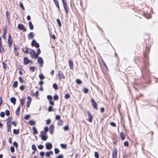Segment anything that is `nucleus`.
Returning <instances> with one entry per match:
<instances>
[{"mask_svg":"<svg viewBox=\"0 0 158 158\" xmlns=\"http://www.w3.org/2000/svg\"><path fill=\"white\" fill-rule=\"evenodd\" d=\"M150 38V36L149 35H145L144 36V40L146 43L147 44L146 46V48L145 52H143V56L144 59L143 60V66L142 68L141 71L143 74L145 73V70L147 68V67L149 65L148 63V56L150 51V46H149L148 44L149 43V39Z\"/></svg>","mask_w":158,"mask_h":158,"instance_id":"nucleus-1","label":"nucleus"},{"mask_svg":"<svg viewBox=\"0 0 158 158\" xmlns=\"http://www.w3.org/2000/svg\"><path fill=\"white\" fill-rule=\"evenodd\" d=\"M30 70L32 72H33L35 70V68L33 66H31L29 67Z\"/></svg>","mask_w":158,"mask_h":158,"instance_id":"nucleus-39","label":"nucleus"},{"mask_svg":"<svg viewBox=\"0 0 158 158\" xmlns=\"http://www.w3.org/2000/svg\"><path fill=\"white\" fill-rule=\"evenodd\" d=\"M32 150H33L34 151H36L37 149L36 147V146L35 144H33L32 145Z\"/></svg>","mask_w":158,"mask_h":158,"instance_id":"nucleus-42","label":"nucleus"},{"mask_svg":"<svg viewBox=\"0 0 158 158\" xmlns=\"http://www.w3.org/2000/svg\"><path fill=\"white\" fill-rule=\"evenodd\" d=\"M54 151L55 152L56 154H58L60 152V151L59 150V149L57 148H55V149Z\"/></svg>","mask_w":158,"mask_h":158,"instance_id":"nucleus-56","label":"nucleus"},{"mask_svg":"<svg viewBox=\"0 0 158 158\" xmlns=\"http://www.w3.org/2000/svg\"><path fill=\"white\" fill-rule=\"evenodd\" d=\"M25 98H22L21 100H20V102H21V105L22 106H23L24 105V103H25Z\"/></svg>","mask_w":158,"mask_h":158,"instance_id":"nucleus-29","label":"nucleus"},{"mask_svg":"<svg viewBox=\"0 0 158 158\" xmlns=\"http://www.w3.org/2000/svg\"><path fill=\"white\" fill-rule=\"evenodd\" d=\"M28 24L29 27V28L31 30H33L34 28V26L31 22H29Z\"/></svg>","mask_w":158,"mask_h":158,"instance_id":"nucleus-23","label":"nucleus"},{"mask_svg":"<svg viewBox=\"0 0 158 158\" xmlns=\"http://www.w3.org/2000/svg\"><path fill=\"white\" fill-rule=\"evenodd\" d=\"M60 146L63 148L66 149L67 148L66 145L64 144H61Z\"/></svg>","mask_w":158,"mask_h":158,"instance_id":"nucleus-41","label":"nucleus"},{"mask_svg":"<svg viewBox=\"0 0 158 158\" xmlns=\"http://www.w3.org/2000/svg\"><path fill=\"white\" fill-rule=\"evenodd\" d=\"M7 127H8L7 131H10L11 130V124H7Z\"/></svg>","mask_w":158,"mask_h":158,"instance_id":"nucleus-40","label":"nucleus"},{"mask_svg":"<svg viewBox=\"0 0 158 158\" xmlns=\"http://www.w3.org/2000/svg\"><path fill=\"white\" fill-rule=\"evenodd\" d=\"M29 123L30 125L31 126L34 125L35 123V122L33 120H30Z\"/></svg>","mask_w":158,"mask_h":158,"instance_id":"nucleus-27","label":"nucleus"},{"mask_svg":"<svg viewBox=\"0 0 158 158\" xmlns=\"http://www.w3.org/2000/svg\"><path fill=\"white\" fill-rule=\"evenodd\" d=\"M33 33L32 32H31L28 35V37L30 39H32L33 38Z\"/></svg>","mask_w":158,"mask_h":158,"instance_id":"nucleus-25","label":"nucleus"},{"mask_svg":"<svg viewBox=\"0 0 158 158\" xmlns=\"http://www.w3.org/2000/svg\"><path fill=\"white\" fill-rule=\"evenodd\" d=\"M8 42V47H10L12 45V39L11 36L10 34L9 35Z\"/></svg>","mask_w":158,"mask_h":158,"instance_id":"nucleus-11","label":"nucleus"},{"mask_svg":"<svg viewBox=\"0 0 158 158\" xmlns=\"http://www.w3.org/2000/svg\"><path fill=\"white\" fill-rule=\"evenodd\" d=\"M30 116L29 115H27L25 116L24 118L25 119L27 120V119H28L30 118Z\"/></svg>","mask_w":158,"mask_h":158,"instance_id":"nucleus-60","label":"nucleus"},{"mask_svg":"<svg viewBox=\"0 0 158 158\" xmlns=\"http://www.w3.org/2000/svg\"><path fill=\"white\" fill-rule=\"evenodd\" d=\"M87 113L88 116V121L90 123H92V122L93 118V115L89 110L87 111Z\"/></svg>","mask_w":158,"mask_h":158,"instance_id":"nucleus-6","label":"nucleus"},{"mask_svg":"<svg viewBox=\"0 0 158 158\" xmlns=\"http://www.w3.org/2000/svg\"><path fill=\"white\" fill-rule=\"evenodd\" d=\"M37 61L38 63L41 64L43 63V59L41 57H39L38 58Z\"/></svg>","mask_w":158,"mask_h":158,"instance_id":"nucleus-20","label":"nucleus"},{"mask_svg":"<svg viewBox=\"0 0 158 158\" xmlns=\"http://www.w3.org/2000/svg\"><path fill=\"white\" fill-rule=\"evenodd\" d=\"M14 51H17L19 49V47L18 46H16L15 44H14Z\"/></svg>","mask_w":158,"mask_h":158,"instance_id":"nucleus-57","label":"nucleus"},{"mask_svg":"<svg viewBox=\"0 0 158 158\" xmlns=\"http://www.w3.org/2000/svg\"><path fill=\"white\" fill-rule=\"evenodd\" d=\"M27 101L31 102V98L30 96H28L27 98Z\"/></svg>","mask_w":158,"mask_h":158,"instance_id":"nucleus-58","label":"nucleus"},{"mask_svg":"<svg viewBox=\"0 0 158 158\" xmlns=\"http://www.w3.org/2000/svg\"><path fill=\"white\" fill-rule=\"evenodd\" d=\"M38 148L40 149H43L44 146L42 145H40L38 147Z\"/></svg>","mask_w":158,"mask_h":158,"instance_id":"nucleus-59","label":"nucleus"},{"mask_svg":"<svg viewBox=\"0 0 158 158\" xmlns=\"http://www.w3.org/2000/svg\"><path fill=\"white\" fill-rule=\"evenodd\" d=\"M48 128L47 127H46L44 128V131L45 132H47L48 131Z\"/></svg>","mask_w":158,"mask_h":158,"instance_id":"nucleus-63","label":"nucleus"},{"mask_svg":"<svg viewBox=\"0 0 158 158\" xmlns=\"http://www.w3.org/2000/svg\"><path fill=\"white\" fill-rule=\"evenodd\" d=\"M53 2L54 3L57 8L59 10H60V7L59 5V0H53Z\"/></svg>","mask_w":158,"mask_h":158,"instance_id":"nucleus-13","label":"nucleus"},{"mask_svg":"<svg viewBox=\"0 0 158 158\" xmlns=\"http://www.w3.org/2000/svg\"><path fill=\"white\" fill-rule=\"evenodd\" d=\"M110 124L113 127H115L116 126V124L114 122H111L110 123Z\"/></svg>","mask_w":158,"mask_h":158,"instance_id":"nucleus-54","label":"nucleus"},{"mask_svg":"<svg viewBox=\"0 0 158 158\" xmlns=\"http://www.w3.org/2000/svg\"><path fill=\"white\" fill-rule=\"evenodd\" d=\"M13 144L14 146H15L16 148H17L18 147V144L16 141L14 142Z\"/></svg>","mask_w":158,"mask_h":158,"instance_id":"nucleus-48","label":"nucleus"},{"mask_svg":"<svg viewBox=\"0 0 158 158\" xmlns=\"http://www.w3.org/2000/svg\"><path fill=\"white\" fill-rule=\"evenodd\" d=\"M49 101V104L52 106H53L54 105V101H53L52 97L50 95H48L47 97Z\"/></svg>","mask_w":158,"mask_h":158,"instance_id":"nucleus-7","label":"nucleus"},{"mask_svg":"<svg viewBox=\"0 0 158 158\" xmlns=\"http://www.w3.org/2000/svg\"><path fill=\"white\" fill-rule=\"evenodd\" d=\"M117 150L116 148H114L113 151L112 156V158H117Z\"/></svg>","mask_w":158,"mask_h":158,"instance_id":"nucleus-9","label":"nucleus"},{"mask_svg":"<svg viewBox=\"0 0 158 158\" xmlns=\"http://www.w3.org/2000/svg\"><path fill=\"white\" fill-rule=\"evenodd\" d=\"M23 30V31L25 32L26 31V28H25L23 25L20 24V30Z\"/></svg>","mask_w":158,"mask_h":158,"instance_id":"nucleus-30","label":"nucleus"},{"mask_svg":"<svg viewBox=\"0 0 158 158\" xmlns=\"http://www.w3.org/2000/svg\"><path fill=\"white\" fill-rule=\"evenodd\" d=\"M30 53L32 58L36 59L38 57V54H37L35 51L33 49H30Z\"/></svg>","mask_w":158,"mask_h":158,"instance_id":"nucleus-2","label":"nucleus"},{"mask_svg":"<svg viewBox=\"0 0 158 158\" xmlns=\"http://www.w3.org/2000/svg\"><path fill=\"white\" fill-rule=\"evenodd\" d=\"M76 83L78 84H81L82 83V82L81 80L79 79H77L76 80Z\"/></svg>","mask_w":158,"mask_h":158,"instance_id":"nucleus-43","label":"nucleus"},{"mask_svg":"<svg viewBox=\"0 0 158 158\" xmlns=\"http://www.w3.org/2000/svg\"><path fill=\"white\" fill-rule=\"evenodd\" d=\"M60 116L59 115H56V120H59L60 119Z\"/></svg>","mask_w":158,"mask_h":158,"instance_id":"nucleus-53","label":"nucleus"},{"mask_svg":"<svg viewBox=\"0 0 158 158\" xmlns=\"http://www.w3.org/2000/svg\"><path fill=\"white\" fill-rule=\"evenodd\" d=\"M53 99L55 100H57L59 99V97L57 95H55L53 97Z\"/></svg>","mask_w":158,"mask_h":158,"instance_id":"nucleus-45","label":"nucleus"},{"mask_svg":"<svg viewBox=\"0 0 158 158\" xmlns=\"http://www.w3.org/2000/svg\"><path fill=\"white\" fill-rule=\"evenodd\" d=\"M57 22L59 25V27H60L61 26V23L59 19H57L56 20Z\"/></svg>","mask_w":158,"mask_h":158,"instance_id":"nucleus-38","label":"nucleus"},{"mask_svg":"<svg viewBox=\"0 0 158 158\" xmlns=\"http://www.w3.org/2000/svg\"><path fill=\"white\" fill-rule=\"evenodd\" d=\"M124 145L125 146L128 147L129 146L128 142L127 141H126L124 143Z\"/></svg>","mask_w":158,"mask_h":158,"instance_id":"nucleus-52","label":"nucleus"},{"mask_svg":"<svg viewBox=\"0 0 158 158\" xmlns=\"http://www.w3.org/2000/svg\"><path fill=\"white\" fill-rule=\"evenodd\" d=\"M10 101L14 104H15V102L16 101V99L14 97H11L10 99Z\"/></svg>","mask_w":158,"mask_h":158,"instance_id":"nucleus-19","label":"nucleus"},{"mask_svg":"<svg viewBox=\"0 0 158 158\" xmlns=\"http://www.w3.org/2000/svg\"><path fill=\"white\" fill-rule=\"evenodd\" d=\"M69 64L70 69H73V61L72 60H69Z\"/></svg>","mask_w":158,"mask_h":158,"instance_id":"nucleus-15","label":"nucleus"},{"mask_svg":"<svg viewBox=\"0 0 158 158\" xmlns=\"http://www.w3.org/2000/svg\"><path fill=\"white\" fill-rule=\"evenodd\" d=\"M94 157L96 158H99V156L98 152H94Z\"/></svg>","mask_w":158,"mask_h":158,"instance_id":"nucleus-34","label":"nucleus"},{"mask_svg":"<svg viewBox=\"0 0 158 158\" xmlns=\"http://www.w3.org/2000/svg\"><path fill=\"white\" fill-rule=\"evenodd\" d=\"M20 8H21L23 10H25V8L23 6V3H20Z\"/></svg>","mask_w":158,"mask_h":158,"instance_id":"nucleus-62","label":"nucleus"},{"mask_svg":"<svg viewBox=\"0 0 158 158\" xmlns=\"http://www.w3.org/2000/svg\"><path fill=\"white\" fill-rule=\"evenodd\" d=\"M29 51V49L27 47H24L22 49V51L24 53H28Z\"/></svg>","mask_w":158,"mask_h":158,"instance_id":"nucleus-17","label":"nucleus"},{"mask_svg":"<svg viewBox=\"0 0 158 158\" xmlns=\"http://www.w3.org/2000/svg\"><path fill=\"white\" fill-rule=\"evenodd\" d=\"M53 88L55 89V90H57L58 89V87L57 85L56 84H54L53 85Z\"/></svg>","mask_w":158,"mask_h":158,"instance_id":"nucleus-37","label":"nucleus"},{"mask_svg":"<svg viewBox=\"0 0 158 158\" xmlns=\"http://www.w3.org/2000/svg\"><path fill=\"white\" fill-rule=\"evenodd\" d=\"M11 118L10 117H9L7 119V124H8V123L11 122Z\"/></svg>","mask_w":158,"mask_h":158,"instance_id":"nucleus-44","label":"nucleus"},{"mask_svg":"<svg viewBox=\"0 0 158 158\" xmlns=\"http://www.w3.org/2000/svg\"><path fill=\"white\" fill-rule=\"evenodd\" d=\"M40 137L43 140H46L48 138L47 136H46L45 133L43 131H41L40 134Z\"/></svg>","mask_w":158,"mask_h":158,"instance_id":"nucleus-8","label":"nucleus"},{"mask_svg":"<svg viewBox=\"0 0 158 158\" xmlns=\"http://www.w3.org/2000/svg\"><path fill=\"white\" fill-rule=\"evenodd\" d=\"M39 77L40 78L41 80L44 79V76L42 74L39 75Z\"/></svg>","mask_w":158,"mask_h":158,"instance_id":"nucleus-49","label":"nucleus"},{"mask_svg":"<svg viewBox=\"0 0 158 158\" xmlns=\"http://www.w3.org/2000/svg\"><path fill=\"white\" fill-rule=\"evenodd\" d=\"M13 132L14 134L17 135L19 134V129L17 130L14 129L13 130Z\"/></svg>","mask_w":158,"mask_h":158,"instance_id":"nucleus-26","label":"nucleus"},{"mask_svg":"<svg viewBox=\"0 0 158 158\" xmlns=\"http://www.w3.org/2000/svg\"><path fill=\"white\" fill-rule=\"evenodd\" d=\"M10 150L12 153H13L15 151L14 147L13 146H11L10 147Z\"/></svg>","mask_w":158,"mask_h":158,"instance_id":"nucleus-47","label":"nucleus"},{"mask_svg":"<svg viewBox=\"0 0 158 158\" xmlns=\"http://www.w3.org/2000/svg\"><path fill=\"white\" fill-rule=\"evenodd\" d=\"M83 92L85 93V94H87L88 93V89L87 88H85L83 90Z\"/></svg>","mask_w":158,"mask_h":158,"instance_id":"nucleus-46","label":"nucleus"},{"mask_svg":"<svg viewBox=\"0 0 158 158\" xmlns=\"http://www.w3.org/2000/svg\"><path fill=\"white\" fill-rule=\"evenodd\" d=\"M14 52L15 53V55L18 57L19 56V53L17 52V51H14Z\"/></svg>","mask_w":158,"mask_h":158,"instance_id":"nucleus-64","label":"nucleus"},{"mask_svg":"<svg viewBox=\"0 0 158 158\" xmlns=\"http://www.w3.org/2000/svg\"><path fill=\"white\" fill-rule=\"evenodd\" d=\"M46 156L47 157H49L50 156V155H53V152L51 151H49V152H47L46 153Z\"/></svg>","mask_w":158,"mask_h":158,"instance_id":"nucleus-18","label":"nucleus"},{"mask_svg":"<svg viewBox=\"0 0 158 158\" xmlns=\"http://www.w3.org/2000/svg\"><path fill=\"white\" fill-rule=\"evenodd\" d=\"M70 95L68 94H66L64 96V98L66 99H68L69 98H70Z\"/></svg>","mask_w":158,"mask_h":158,"instance_id":"nucleus-36","label":"nucleus"},{"mask_svg":"<svg viewBox=\"0 0 158 158\" xmlns=\"http://www.w3.org/2000/svg\"><path fill=\"white\" fill-rule=\"evenodd\" d=\"M31 103V102H28V101L27 102V108H29V107Z\"/></svg>","mask_w":158,"mask_h":158,"instance_id":"nucleus-61","label":"nucleus"},{"mask_svg":"<svg viewBox=\"0 0 158 158\" xmlns=\"http://www.w3.org/2000/svg\"><path fill=\"white\" fill-rule=\"evenodd\" d=\"M5 114L4 112H1L0 113V116L1 117H4L5 116Z\"/></svg>","mask_w":158,"mask_h":158,"instance_id":"nucleus-50","label":"nucleus"},{"mask_svg":"<svg viewBox=\"0 0 158 158\" xmlns=\"http://www.w3.org/2000/svg\"><path fill=\"white\" fill-rule=\"evenodd\" d=\"M91 102L93 108L96 110H98V104L95 100L93 98H92L91 99Z\"/></svg>","mask_w":158,"mask_h":158,"instance_id":"nucleus-4","label":"nucleus"},{"mask_svg":"<svg viewBox=\"0 0 158 158\" xmlns=\"http://www.w3.org/2000/svg\"><path fill=\"white\" fill-rule=\"evenodd\" d=\"M48 112H51L53 111V108L52 106H50L48 108Z\"/></svg>","mask_w":158,"mask_h":158,"instance_id":"nucleus-51","label":"nucleus"},{"mask_svg":"<svg viewBox=\"0 0 158 158\" xmlns=\"http://www.w3.org/2000/svg\"><path fill=\"white\" fill-rule=\"evenodd\" d=\"M31 45L32 46H35L36 48H38L39 47L40 45L38 43H36V41L34 40L31 43Z\"/></svg>","mask_w":158,"mask_h":158,"instance_id":"nucleus-10","label":"nucleus"},{"mask_svg":"<svg viewBox=\"0 0 158 158\" xmlns=\"http://www.w3.org/2000/svg\"><path fill=\"white\" fill-rule=\"evenodd\" d=\"M45 145L46 149L48 150L51 149L52 147V144L48 142L46 143L45 144Z\"/></svg>","mask_w":158,"mask_h":158,"instance_id":"nucleus-12","label":"nucleus"},{"mask_svg":"<svg viewBox=\"0 0 158 158\" xmlns=\"http://www.w3.org/2000/svg\"><path fill=\"white\" fill-rule=\"evenodd\" d=\"M6 17L7 19L8 20H9V19L10 18V14L9 12L7 11L6 12Z\"/></svg>","mask_w":158,"mask_h":158,"instance_id":"nucleus-32","label":"nucleus"},{"mask_svg":"<svg viewBox=\"0 0 158 158\" xmlns=\"http://www.w3.org/2000/svg\"><path fill=\"white\" fill-rule=\"evenodd\" d=\"M63 123V121L62 120H59L58 123V125L60 126H62Z\"/></svg>","mask_w":158,"mask_h":158,"instance_id":"nucleus-33","label":"nucleus"},{"mask_svg":"<svg viewBox=\"0 0 158 158\" xmlns=\"http://www.w3.org/2000/svg\"><path fill=\"white\" fill-rule=\"evenodd\" d=\"M24 63L26 64H27L29 62H31L32 63V62H31L30 60H28V59L27 57H25L24 58Z\"/></svg>","mask_w":158,"mask_h":158,"instance_id":"nucleus-16","label":"nucleus"},{"mask_svg":"<svg viewBox=\"0 0 158 158\" xmlns=\"http://www.w3.org/2000/svg\"><path fill=\"white\" fill-rule=\"evenodd\" d=\"M64 130L65 131H68L69 127L68 126H65L64 127Z\"/></svg>","mask_w":158,"mask_h":158,"instance_id":"nucleus-55","label":"nucleus"},{"mask_svg":"<svg viewBox=\"0 0 158 158\" xmlns=\"http://www.w3.org/2000/svg\"><path fill=\"white\" fill-rule=\"evenodd\" d=\"M18 82L17 81H15L13 85V86L14 88H16L18 86Z\"/></svg>","mask_w":158,"mask_h":158,"instance_id":"nucleus-31","label":"nucleus"},{"mask_svg":"<svg viewBox=\"0 0 158 158\" xmlns=\"http://www.w3.org/2000/svg\"><path fill=\"white\" fill-rule=\"evenodd\" d=\"M32 130L33 131V132L34 133V135L37 134L38 133V132L36 130V127H34L32 128Z\"/></svg>","mask_w":158,"mask_h":158,"instance_id":"nucleus-28","label":"nucleus"},{"mask_svg":"<svg viewBox=\"0 0 158 158\" xmlns=\"http://www.w3.org/2000/svg\"><path fill=\"white\" fill-rule=\"evenodd\" d=\"M54 127L53 124L50 125L49 127V131L51 135H53L54 133Z\"/></svg>","mask_w":158,"mask_h":158,"instance_id":"nucleus-14","label":"nucleus"},{"mask_svg":"<svg viewBox=\"0 0 158 158\" xmlns=\"http://www.w3.org/2000/svg\"><path fill=\"white\" fill-rule=\"evenodd\" d=\"M57 77H58V79L60 81H61L62 79H64L65 78L63 72L60 71H58V74Z\"/></svg>","mask_w":158,"mask_h":158,"instance_id":"nucleus-3","label":"nucleus"},{"mask_svg":"<svg viewBox=\"0 0 158 158\" xmlns=\"http://www.w3.org/2000/svg\"><path fill=\"white\" fill-rule=\"evenodd\" d=\"M120 137L121 138V139L122 140H124L125 139V137L124 135V134L123 133V132H121L120 133Z\"/></svg>","mask_w":158,"mask_h":158,"instance_id":"nucleus-22","label":"nucleus"},{"mask_svg":"<svg viewBox=\"0 0 158 158\" xmlns=\"http://www.w3.org/2000/svg\"><path fill=\"white\" fill-rule=\"evenodd\" d=\"M20 112V105L18 107L17 109L15 111V113L17 115L19 116V114Z\"/></svg>","mask_w":158,"mask_h":158,"instance_id":"nucleus-21","label":"nucleus"},{"mask_svg":"<svg viewBox=\"0 0 158 158\" xmlns=\"http://www.w3.org/2000/svg\"><path fill=\"white\" fill-rule=\"evenodd\" d=\"M5 113L6 115L7 116H8L10 115V113L9 110H6L5 111Z\"/></svg>","mask_w":158,"mask_h":158,"instance_id":"nucleus-35","label":"nucleus"},{"mask_svg":"<svg viewBox=\"0 0 158 158\" xmlns=\"http://www.w3.org/2000/svg\"><path fill=\"white\" fill-rule=\"evenodd\" d=\"M144 15L147 19H149L151 17V15L150 14L144 13Z\"/></svg>","mask_w":158,"mask_h":158,"instance_id":"nucleus-24","label":"nucleus"},{"mask_svg":"<svg viewBox=\"0 0 158 158\" xmlns=\"http://www.w3.org/2000/svg\"><path fill=\"white\" fill-rule=\"evenodd\" d=\"M66 15L69 13V9L66 2L63 4Z\"/></svg>","mask_w":158,"mask_h":158,"instance_id":"nucleus-5","label":"nucleus"}]
</instances>
